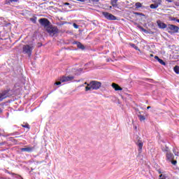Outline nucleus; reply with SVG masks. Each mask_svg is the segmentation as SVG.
<instances>
[{
  "instance_id": "f257e3e1",
  "label": "nucleus",
  "mask_w": 179,
  "mask_h": 179,
  "mask_svg": "<svg viewBox=\"0 0 179 179\" xmlns=\"http://www.w3.org/2000/svg\"><path fill=\"white\" fill-rule=\"evenodd\" d=\"M101 87V83L98 81H91L87 86L85 87V92H89L90 90H98Z\"/></svg>"
},
{
  "instance_id": "f03ea898",
  "label": "nucleus",
  "mask_w": 179,
  "mask_h": 179,
  "mask_svg": "<svg viewBox=\"0 0 179 179\" xmlns=\"http://www.w3.org/2000/svg\"><path fill=\"white\" fill-rule=\"evenodd\" d=\"M33 50H34V43H31L29 44L24 45L22 47L23 54H27V55H28V57H31V52H33Z\"/></svg>"
},
{
  "instance_id": "7ed1b4c3",
  "label": "nucleus",
  "mask_w": 179,
  "mask_h": 179,
  "mask_svg": "<svg viewBox=\"0 0 179 179\" xmlns=\"http://www.w3.org/2000/svg\"><path fill=\"white\" fill-rule=\"evenodd\" d=\"M72 79H73V76H63L60 78V81L56 82L55 85H57L58 86L62 83H64V82H69V80H72Z\"/></svg>"
},
{
  "instance_id": "20e7f679",
  "label": "nucleus",
  "mask_w": 179,
  "mask_h": 179,
  "mask_svg": "<svg viewBox=\"0 0 179 179\" xmlns=\"http://www.w3.org/2000/svg\"><path fill=\"white\" fill-rule=\"evenodd\" d=\"M167 30L169 33H178L179 27L173 24H169Z\"/></svg>"
},
{
  "instance_id": "39448f33",
  "label": "nucleus",
  "mask_w": 179,
  "mask_h": 179,
  "mask_svg": "<svg viewBox=\"0 0 179 179\" xmlns=\"http://www.w3.org/2000/svg\"><path fill=\"white\" fill-rule=\"evenodd\" d=\"M46 30L48 33H49L50 36H55V34L58 33V29L55 27H49Z\"/></svg>"
},
{
  "instance_id": "423d86ee",
  "label": "nucleus",
  "mask_w": 179,
  "mask_h": 179,
  "mask_svg": "<svg viewBox=\"0 0 179 179\" xmlns=\"http://www.w3.org/2000/svg\"><path fill=\"white\" fill-rule=\"evenodd\" d=\"M102 15L107 19L108 20H117V17L114 16L113 14L103 12Z\"/></svg>"
},
{
  "instance_id": "0eeeda50",
  "label": "nucleus",
  "mask_w": 179,
  "mask_h": 179,
  "mask_svg": "<svg viewBox=\"0 0 179 179\" xmlns=\"http://www.w3.org/2000/svg\"><path fill=\"white\" fill-rule=\"evenodd\" d=\"M39 23L41 24V26L46 27V29H48V27H50V21H48L47 18L40 19Z\"/></svg>"
},
{
  "instance_id": "6e6552de",
  "label": "nucleus",
  "mask_w": 179,
  "mask_h": 179,
  "mask_svg": "<svg viewBox=\"0 0 179 179\" xmlns=\"http://www.w3.org/2000/svg\"><path fill=\"white\" fill-rule=\"evenodd\" d=\"M9 91H3L1 94H0V101H2L3 99H6L9 96Z\"/></svg>"
},
{
  "instance_id": "1a4fd4ad",
  "label": "nucleus",
  "mask_w": 179,
  "mask_h": 179,
  "mask_svg": "<svg viewBox=\"0 0 179 179\" xmlns=\"http://www.w3.org/2000/svg\"><path fill=\"white\" fill-rule=\"evenodd\" d=\"M21 152H27L28 153H30V152H33L34 150V147H25L20 149Z\"/></svg>"
},
{
  "instance_id": "9d476101",
  "label": "nucleus",
  "mask_w": 179,
  "mask_h": 179,
  "mask_svg": "<svg viewBox=\"0 0 179 179\" xmlns=\"http://www.w3.org/2000/svg\"><path fill=\"white\" fill-rule=\"evenodd\" d=\"M166 159L171 162L174 160V155L169 151L166 152Z\"/></svg>"
},
{
  "instance_id": "9b49d317",
  "label": "nucleus",
  "mask_w": 179,
  "mask_h": 179,
  "mask_svg": "<svg viewBox=\"0 0 179 179\" xmlns=\"http://www.w3.org/2000/svg\"><path fill=\"white\" fill-rule=\"evenodd\" d=\"M157 23L159 29H166L167 27V25L161 21H157Z\"/></svg>"
},
{
  "instance_id": "f8f14e48",
  "label": "nucleus",
  "mask_w": 179,
  "mask_h": 179,
  "mask_svg": "<svg viewBox=\"0 0 179 179\" xmlns=\"http://www.w3.org/2000/svg\"><path fill=\"white\" fill-rule=\"evenodd\" d=\"M155 59H157V61H158V62H159V64H161V65L166 66V62H164V61H163V59L159 58L157 56L155 57Z\"/></svg>"
},
{
  "instance_id": "ddd939ff",
  "label": "nucleus",
  "mask_w": 179,
  "mask_h": 179,
  "mask_svg": "<svg viewBox=\"0 0 179 179\" xmlns=\"http://www.w3.org/2000/svg\"><path fill=\"white\" fill-rule=\"evenodd\" d=\"M112 87H113V89H115V90H122V88H121V87H119L118 85L115 84V83H113L112 84Z\"/></svg>"
},
{
  "instance_id": "4468645a",
  "label": "nucleus",
  "mask_w": 179,
  "mask_h": 179,
  "mask_svg": "<svg viewBox=\"0 0 179 179\" xmlns=\"http://www.w3.org/2000/svg\"><path fill=\"white\" fill-rule=\"evenodd\" d=\"M75 44H76L77 47L80 48V50H85V46L80 42H75Z\"/></svg>"
},
{
  "instance_id": "2eb2a0df",
  "label": "nucleus",
  "mask_w": 179,
  "mask_h": 179,
  "mask_svg": "<svg viewBox=\"0 0 179 179\" xmlns=\"http://www.w3.org/2000/svg\"><path fill=\"white\" fill-rule=\"evenodd\" d=\"M137 146L138 147V150H142V148H143V143L141 141H138L137 142Z\"/></svg>"
},
{
  "instance_id": "dca6fc26",
  "label": "nucleus",
  "mask_w": 179,
  "mask_h": 179,
  "mask_svg": "<svg viewBox=\"0 0 179 179\" xmlns=\"http://www.w3.org/2000/svg\"><path fill=\"white\" fill-rule=\"evenodd\" d=\"M117 2H118V0H111L110 3L113 8L117 7Z\"/></svg>"
},
{
  "instance_id": "f3484780",
  "label": "nucleus",
  "mask_w": 179,
  "mask_h": 179,
  "mask_svg": "<svg viewBox=\"0 0 179 179\" xmlns=\"http://www.w3.org/2000/svg\"><path fill=\"white\" fill-rule=\"evenodd\" d=\"M154 4L157 5L158 6L162 4V0H152Z\"/></svg>"
},
{
  "instance_id": "a211bd4d",
  "label": "nucleus",
  "mask_w": 179,
  "mask_h": 179,
  "mask_svg": "<svg viewBox=\"0 0 179 179\" xmlns=\"http://www.w3.org/2000/svg\"><path fill=\"white\" fill-rule=\"evenodd\" d=\"M150 8L151 9H157V8H159V6L157 4L153 3L150 6Z\"/></svg>"
},
{
  "instance_id": "6ab92c4d",
  "label": "nucleus",
  "mask_w": 179,
  "mask_h": 179,
  "mask_svg": "<svg viewBox=\"0 0 179 179\" xmlns=\"http://www.w3.org/2000/svg\"><path fill=\"white\" fill-rule=\"evenodd\" d=\"M173 71L176 73H177L178 75H179V66H176L173 68Z\"/></svg>"
},
{
  "instance_id": "aec40b11",
  "label": "nucleus",
  "mask_w": 179,
  "mask_h": 179,
  "mask_svg": "<svg viewBox=\"0 0 179 179\" xmlns=\"http://www.w3.org/2000/svg\"><path fill=\"white\" fill-rule=\"evenodd\" d=\"M138 118H139L140 121H145L146 120L145 116L142 115H138Z\"/></svg>"
},
{
  "instance_id": "412c9836",
  "label": "nucleus",
  "mask_w": 179,
  "mask_h": 179,
  "mask_svg": "<svg viewBox=\"0 0 179 179\" xmlns=\"http://www.w3.org/2000/svg\"><path fill=\"white\" fill-rule=\"evenodd\" d=\"M135 6L137 9H138V8H142V3L137 2L136 3Z\"/></svg>"
},
{
  "instance_id": "4be33fe9",
  "label": "nucleus",
  "mask_w": 179,
  "mask_h": 179,
  "mask_svg": "<svg viewBox=\"0 0 179 179\" xmlns=\"http://www.w3.org/2000/svg\"><path fill=\"white\" fill-rule=\"evenodd\" d=\"M12 2H17V0H6V3H12Z\"/></svg>"
},
{
  "instance_id": "5701e85b",
  "label": "nucleus",
  "mask_w": 179,
  "mask_h": 179,
  "mask_svg": "<svg viewBox=\"0 0 179 179\" xmlns=\"http://www.w3.org/2000/svg\"><path fill=\"white\" fill-rule=\"evenodd\" d=\"M173 152L175 156H178V152H177V149L173 148Z\"/></svg>"
},
{
  "instance_id": "b1692460",
  "label": "nucleus",
  "mask_w": 179,
  "mask_h": 179,
  "mask_svg": "<svg viewBox=\"0 0 179 179\" xmlns=\"http://www.w3.org/2000/svg\"><path fill=\"white\" fill-rule=\"evenodd\" d=\"M131 47H133V48H134L137 51H139V48H138V46L135 45V44H131Z\"/></svg>"
},
{
  "instance_id": "393cba45",
  "label": "nucleus",
  "mask_w": 179,
  "mask_h": 179,
  "mask_svg": "<svg viewBox=\"0 0 179 179\" xmlns=\"http://www.w3.org/2000/svg\"><path fill=\"white\" fill-rule=\"evenodd\" d=\"M138 29H140V30L142 31H144V33H146V29H145V28L142 27L141 26H139Z\"/></svg>"
},
{
  "instance_id": "a878e982",
  "label": "nucleus",
  "mask_w": 179,
  "mask_h": 179,
  "mask_svg": "<svg viewBox=\"0 0 179 179\" xmlns=\"http://www.w3.org/2000/svg\"><path fill=\"white\" fill-rule=\"evenodd\" d=\"M162 150H163V152H166V153H168V152H170L169 150V148L168 147H166L165 148H162Z\"/></svg>"
},
{
  "instance_id": "bb28decb",
  "label": "nucleus",
  "mask_w": 179,
  "mask_h": 179,
  "mask_svg": "<svg viewBox=\"0 0 179 179\" xmlns=\"http://www.w3.org/2000/svg\"><path fill=\"white\" fill-rule=\"evenodd\" d=\"M134 15H137L138 16H145L142 13H134Z\"/></svg>"
},
{
  "instance_id": "cd10ccee",
  "label": "nucleus",
  "mask_w": 179,
  "mask_h": 179,
  "mask_svg": "<svg viewBox=\"0 0 179 179\" xmlns=\"http://www.w3.org/2000/svg\"><path fill=\"white\" fill-rule=\"evenodd\" d=\"M36 20H37V18H36V17L31 18V21L32 23H36Z\"/></svg>"
},
{
  "instance_id": "c85d7f7f",
  "label": "nucleus",
  "mask_w": 179,
  "mask_h": 179,
  "mask_svg": "<svg viewBox=\"0 0 179 179\" xmlns=\"http://www.w3.org/2000/svg\"><path fill=\"white\" fill-rule=\"evenodd\" d=\"M73 26L74 29H78L79 28V25L76 24V23H73Z\"/></svg>"
},
{
  "instance_id": "c756f323",
  "label": "nucleus",
  "mask_w": 179,
  "mask_h": 179,
  "mask_svg": "<svg viewBox=\"0 0 179 179\" xmlns=\"http://www.w3.org/2000/svg\"><path fill=\"white\" fill-rule=\"evenodd\" d=\"M22 127H24V128H27L28 129H29V124H24V125H22Z\"/></svg>"
},
{
  "instance_id": "7c9ffc66",
  "label": "nucleus",
  "mask_w": 179,
  "mask_h": 179,
  "mask_svg": "<svg viewBox=\"0 0 179 179\" xmlns=\"http://www.w3.org/2000/svg\"><path fill=\"white\" fill-rule=\"evenodd\" d=\"M172 164H177V161H176V160H175V161H173V162H172Z\"/></svg>"
},
{
  "instance_id": "2f4dec72",
  "label": "nucleus",
  "mask_w": 179,
  "mask_h": 179,
  "mask_svg": "<svg viewBox=\"0 0 179 179\" xmlns=\"http://www.w3.org/2000/svg\"><path fill=\"white\" fill-rule=\"evenodd\" d=\"M92 2H99V0H92Z\"/></svg>"
},
{
  "instance_id": "473e14b6",
  "label": "nucleus",
  "mask_w": 179,
  "mask_h": 179,
  "mask_svg": "<svg viewBox=\"0 0 179 179\" xmlns=\"http://www.w3.org/2000/svg\"><path fill=\"white\" fill-rule=\"evenodd\" d=\"M64 5H67V6H69V3H64Z\"/></svg>"
},
{
  "instance_id": "72a5a7b5",
  "label": "nucleus",
  "mask_w": 179,
  "mask_h": 179,
  "mask_svg": "<svg viewBox=\"0 0 179 179\" xmlns=\"http://www.w3.org/2000/svg\"><path fill=\"white\" fill-rule=\"evenodd\" d=\"M167 2H173L171 0H166Z\"/></svg>"
},
{
  "instance_id": "f704fd0d",
  "label": "nucleus",
  "mask_w": 179,
  "mask_h": 179,
  "mask_svg": "<svg viewBox=\"0 0 179 179\" xmlns=\"http://www.w3.org/2000/svg\"><path fill=\"white\" fill-rule=\"evenodd\" d=\"M84 85H87H87H89V83H87L86 82L84 83Z\"/></svg>"
},
{
  "instance_id": "c9c22d12",
  "label": "nucleus",
  "mask_w": 179,
  "mask_h": 179,
  "mask_svg": "<svg viewBox=\"0 0 179 179\" xmlns=\"http://www.w3.org/2000/svg\"><path fill=\"white\" fill-rule=\"evenodd\" d=\"M149 108H150V106H148L147 107V109L149 110Z\"/></svg>"
},
{
  "instance_id": "e433bc0d",
  "label": "nucleus",
  "mask_w": 179,
  "mask_h": 179,
  "mask_svg": "<svg viewBox=\"0 0 179 179\" xmlns=\"http://www.w3.org/2000/svg\"><path fill=\"white\" fill-rule=\"evenodd\" d=\"M82 86H85V85H80V87H82Z\"/></svg>"
},
{
  "instance_id": "4c0bfd02",
  "label": "nucleus",
  "mask_w": 179,
  "mask_h": 179,
  "mask_svg": "<svg viewBox=\"0 0 179 179\" xmlns=\"http://www.w3.org/2000/svg\"><path fill=\"white\" fill-rule=\"evenodd\" d=\"M178 23H179V20H177Z\"/></svg>"
},
{
  "instance_id": "58836bf2",
  "label": "nucleus",
  "mask_w": 179,
  "mask_h": 179,
  "mask_svg": "<svg viewBox=\"0 0 179 179\" xmlns=\"http://www.w3.org/2000/svg\"><path fill=\"white\" fill-rule=\"evenodd\" d=\"M150 57H153V55H150Z\"/></svg>"
},
{
  "instance_id": "ea45409f",
  "label": "nucleus",
  "mask_w": 179,
  "mask_h": 179,
  "mask_svg": "<svg viewBox=\"0 0 179 179\" xmlns=\"http://www.w3.org/2000/svg\"><path fill=\"white\" fill-rule=\"evenodd\" d=\"M69 8H72L71 6H69Z\"/></svg>"
},
{
  "instance_id": "a19ab883",
  "label": "nucleus",
  "mask_w": 179,
  "mask_h": 179,
  "mask_svg": "<svg viewBox=\"0 0 179 179\" xmlns=\"http://www.w3.org/2000/svg\"><path fill=\"white\" fill-rule=\"evenodd\" d=\"M111 8H112V7H111V6H110V9H111Z\"/></svg>"
},
{
  "instance_id": "79ce46f5",
  "label": "nucleus",
  "mask_w": 179,
  "mask_h": 179,
  "mask_svg": "<svg viewBox=\"0 0 179 179\" xmlns=\"http://www.w3.org/2000/svg\"><path fill=\"white\" fill-rule=\"evenodd\" d=\"M77 82H80V80H78Z\"/></svg>"
}]
</instances>
